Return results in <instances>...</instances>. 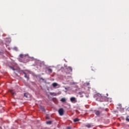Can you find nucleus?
<instances>
[{
	"label": "nucleus",
	"mask_w": 129,
	"mask_h": 129,
	"mask_svg": "<svg viewBox=\"0 0 129 129\" xmlns=\"http://www.w3.org/2000/svg\"><path fill=\"white\" fill-rule=\"evenodd\" d=\"M20 58H19V61L20 62H25V60L27 59V55L25 54H20Z\"/></svg>",
	"instance_id": "f257e3e1"
},
{
	"label": "nucleus",
	"mask_w": 129,
	"mask_h": 129,
	"mask_svg": "<svg viewBox=\"0 0 129 129\" xmlns=\"http://www.w3.org/2000/svg\"><path fill=\"white\" fill-rule=\"evenodd\" d=\"M96 97H97L96 100H97V101H102V96H101V94H97Z\"/></svg>",
	"instance_id": "f03ea898"
},
{
	"label": "nucleus",
	"mask_w": 129,
	"mask_h": 129,
	"mask_svg": "<svg viewBox=\"0 0 129 129\" xmlns=\"http://www.w3.org/2000/svg\"><path fill=\"white\" fill-rule=\"evenodd\" d=\"M58 113L60 116L64 115V109L63 108H60L58 110Z\"/></svg>",
	"instance_id": "7ed1b4c3"
},
{
	"label": "nucleus",
	"mask_w": 129,
	"mask_h": 129,
	"mask_svg": "<svg viewBox=\"0 0 129 129\" xmlns=\"http://www.w3.org/2000/svg\"><path fill=\"white\" fill-rule=\"evenodd\" d=\"M70 100L72 102H74V103L77 102V101L76 100V98L75 97H71L70 98Z\"/></svg>",
	"instance_id": "20e7f679"
},
{
	"label": "nucleus",
	"mask_w": 129,
	"mask_h": 129,
	"mask_svg": "<svg viewBox=\"0 0 129 129\" xmlns=\"http://www.w3.org/2000/svg\"><path fill=\"white\" fill-rule=\"evenodd\" d=\"M68 71H69V72H72V68H71V67H68L67 68Z\"/></svg>",
	"instance_id": "39448f33"
},
{
	"label": "nucleus",
	"mask_w": 129,
	"mask_h": 129,
	"mask_svg": "<svg viewBox=\"0 0 129 129\" xmlns=\"http://www.w3.org/2000/svg\"><path fill=\"white\" fill-rule=\"evenodd\" d=\"M10 92L13 95H16V92L14 91L13 90H10Z\"/></svg>",
	"instance_id": "423d86ee"
},
{
	"label": "nucleus",
	"mask_w": 129,
	"mask_h": 129,
	"mask_svg": "<svg viewBox=\"0 0 129 129\" xmlns=\"http://www.w3.org/2000/svg\"><path fill=\"white\" fill-rule=\"evenodd\" d=\"M53 87H56V86H58V84L57 83H53L52 84Z\"/></svg>",
	"instance_id": "0eeeda50"
},
{
	"label": "nucleus",
	"mask_w": 129,
	"mask_h": 129,
	"mask_svg": "<svg viewBox=\"0 0 129 129\" xmlns=\"http://www.w3.org/2000/svg\"><path fill=\"white\" fill-rule=\"evenodd\" d=\"M60 101H61V102H65V101H66V99H65V98H62Z\"/></svg>",
	"instance_id": "6e6552de"
},
{
	"label": "nucleus",
	"mask_w": 129,
	"mask_h": 129,
	"mask_svg": "<svg viewBox=\"0 0 129 129\" xmlns=\"http://www.w3.org/2000/svg\"><path fill=\"white\" fill-rule=\"evenodd\" d=\"M40 108L42 110V111H45V108H44V107L40 106Z\"/></svg>",
	"instance_id": "1a4fd4ad"
},
{
	"label": "nucleus",
	"mask_w": 129,
	"mask_h": 129,
	"mask_svg": "<svg viewBox=\"0 0 129 129\" xmlns=\"http://www.w3.org/2000/svg\"><path fill=\"white\" fill-rule=\"evenodd\" d=\"M74 122H77V121H79V119L78 118L74 119Z\"/></svg>",
	"instance_id": "9d476101"
},
{
	"label": "nucleus",
	"mask_w": 129,
	"mask_h": 129,
	"mask_svg": "<svg viewBox=\"0 0 129 129\" xmlns=\"http://www.w3.org/2000/svg\"><path fill=\"white\" fill-rule=\"evenodd\" d=\"M95 114L96 115H99L100 114V112H99V111H96Z\"/></svg>",
	"instance_id": "9b49d317"
},
{
	"label": "nucleus",
	"mask_w": 129,
	"mask_h": 129,
	"mask_svg": "<svg viewBox=\"0 0 129 129\" xmlns=\"http://www.w3.org/2000/svg\"><path fill=\"white\" fill-rule=\"evenodd\" d=\"M48 72L49 73H52V71H52V69H48Z\"/></svg>",
	"instance_id": "f8f14e48"
},
{
	"label": "nucleus",
	"mask_w": 129,
	"mask_h": 129,
	"mask_svg": "<svg viewBox=\"0 0 129 129\" xmlns=\"http://www.w3.org/2000/svg\"><path fill=\"white\" fill-rule=\"evenodd\" d=\"M24 77L25 78H27L28 79V80H29V79H30V78L29 77V76H27V74L25 75Z\"/></svg>",
	"instance_id": "ddd939ff"
},
{
	"label": "nucleus",
	"mask_w": 129,
	"mask_h": 129,
	"mask_svg": "<svg viewBox=\"0 0 129 129\" xmlns=\"http://www.w3.org/2000/svg\"><path fill=\"white\" fill-rule=\"evenodd\" d=\"M50 95H53L54 96H56V93H50Z\"/></svg>",
	"instance_id": "4468645a"
},
{
	"label": "nucleus",
	"mask_w": 129,
	"mask_h": 129,
	"mask_svg": "<svg viewBox=\"0 0 129 129\" xmlns=\"http://www.w3.org/2000/svg\"><path fill=\"white\" fill-rule=\"evenodd\" d=\"M24 96L25 97H26V98H28V94H27V93H24Z\"/></svg>",
	"instance_id": "2eb2a0df"
},
{
	"label": "nucleus",
	"mask_w": 129,
	"mask_h": 129,
	"mask_svg": "<svg viewBox=\"0 0 129 129\" xmlns=\"http://www.w3.org/2000/svg\"><path fill=\"white\" fill-rule=\"evenodd\" d=\"M46 123H47V124H51V123H52V121H47V122H46Z\"/></svg>",
	"instance_id": "dca6fc26"
},
{
	"label": "nucleus",
	"mask_w": 129,
	"mask_h": 129,
	"mask_svg": "<svg viewBox=\"0 0 129 129\" xmlns=\"http://www.w3.org/2000/svg\"><path fill=\"white\" fill-rule=\"evenodd\" d=\"M86 126L87 127H88L89 128H90V127H91V125H89H89H86Z\"/></svg>",
	"instance_id": "f3484780"
},
{
	"label": "nucleus",
	"mask_w": 129,
	"mask_h": 129,
	"mask_svg": "<svg viewBox=\"0 0 129 129\" xmlns=\"http://www.w3.org/2000/svg\"><path fill=\"white\" fill-rule=\"evenodd\" d=\"M10 68L11 69H12V70H13L14 71H15V70H16V69H14V67H10Z\"/></svg>",
	"instance_id": "a211bd4d"
},
{
	"label": "nucleus",
	"mask_w": 129,
	"mask_h": 129,
	"mask_svg": "<svg viewBox=\"0 0 129 129\" xmlns=\"http://www.w3.org/2000/svg\"><path fill=\"white\" fill-rule=\"evenodd\" d=\"M39 79H40V80H42L43 81H44L45 80V79H44V78H40Z\"/></svg>",
	"instance_id": "6ab92c4d"
},
{
	"label": "nucleus",
	"mask_w": 129,
	"mask_h": 129,
	"mask_svg": "<svg viewBox=\"0 0 129 129\" xmlns=\"http://www.w3.org/2000/svg\"><path fill=\"white\" fill-rule=\"evenodd\" d=\"M126 121H128V122H129V118H126Z\"/></svg>",
	"instance_id": "aec40b11"
},
{
	"label": "nucleus",
	"mask_w": 129,
	"mask_h": 129,
	"mask_svg": "<svg viewBox=\"0 0 129 129\" xmlns=\"http://www.w3.org/2000/svg\"><path fill=\"white\" fill-rule=\"evenodd\" d=\"M23 74H24V75H26L27 74H26V73H25V72H23Z\"/></svg>",
	"instance_id": "412c9836"
},
{
	"label": "nucleus",
	"mask_w": 129,
	"mask_h": 129,
	"mask_svg": "<svg viewBox=\"0 0 129 129\" xmlns=\"http://www.w3.org/2000/svg\"><path fill=\"white\" fill-rule=\"evenodd\" d=\"M66 90H67L68 88H65Z\"/></svg>",
	"instance_id": "4be33fe9"
},
{
	"label": "nucleus",
	"mask_w": 129,
	"mask_h": 129,
	"mask_svg": "<svg viewBox=\"0 0 129 129\" xmlns=\"http://www.w3.org/2000/svg\"><path fill=\"white\" fill-rule=\"evenodd\" d=\"M68 128L70 129V127H68Z\"/></svg>",
	"instance_id": "5701e85b"
},
{
	"label": "nucleus",
	"mask_w": 129,
	"mask_h": 129,
	"mask_svg": "<svg viewBox=\"0 0 129 129\" xmlns=\"http://www.w3.org/2000/svg\"><path fill=\"white\" fill-rule=\"evenodd\" d=\"M46 118H48V117H46Z\"/></svg>",
	"instance_id": "b1692460"
}]
</instances>
